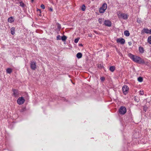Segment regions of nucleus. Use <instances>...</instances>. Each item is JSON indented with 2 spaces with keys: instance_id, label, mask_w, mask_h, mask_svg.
I'll return each instance as SVG.
<instances>
[{
  "instance_id": "f257e3e1",
  "label": "nucleus",
  "mask_w": 151,
  "mask_h": 151,
  "mask_svg": "<svg viewBox=\"0 0 151 151\" xmlns=\"http://www.w3.org/2000/svg\"><path fill=\"white\" fill-rule=\"evenodd\" d=\"M128 55L129 57L134 62L139 64L145 63L144 60L142 59L139 57L135 56L130 53H129Z\"/></svg>"
},
{
  "instance_id": "f03ea898",
  "label": "nucleus",
  "mask_w": 151,
  "mask_h": 151,
  "mask_svg": "<svg viewBox=\"0 0 151 151\" xmlns=\"http://www.w3.org/2000/svg\"><path fill=\"white\" fill-rule=\"evenodd\" d=\"M117 15L119 18H122L124 19H127L128 18V16L127 14L120 12L117 13Z\"/></svg>"
},
{
  "instance_id": "7ed1b4c3",
  "label": "nucleus",
  "mask_w": 151,
  "mask_h": 151,
  "mask_svg": "<svg viewBox=\"0 0 151 151\" xmlns=\"http://www.w3.org/2000/svg\"><path fill=\"white\" fill-rule=\"evenodd\" d=\"M12 91L13 92V95L15 97H18L20 95H21V92L16 89H13Z\"/></svg>"
},
{
  "instance_id": "20e7f679",
  "label": "nucleus",
  "mask_w": 151,
  "mask_h": 151,
  "mask_svg": "<svg viewBox=\"0 0 151 151\" xmlns=\"http://www.w3.org/2000/svg\"><path fill=\"white\" fill-rule=\"evenodd\" d=\"M107 8V5L106 3L104 4L100 8L99 12L102 13L104 12Z\"/></svg>"
},
{
  "instance_id": "39448f33",
  "label": "nucleus",
  "mask_w": 151,
  "mask_h": 151,
  "mask_svg": "<svg viewBox=\"0 0 151 151\" xmlns=\"http://www.w3.org/2000/svg\"><path fill=\"white\" fill-rule=\"evenodd\" d=\"M126 112V108L123 106H121L119 109V113L121 114H124Z\"/></svg>"
},
{
  "instance_id": "423d86ee",
  "label": "nucleus",
  "mask_w": 151,
  "mask_h": 151,
  "mask_svg": "<svg viewBox=\"0 0 151 151\" xmlns=\"http://www.w3.org/2000/svg\"><path fill=\"white\" fill-rule=\"evenodd\" d=\"M25 100L24 98L22 97L19 98L17 100V103L19 105L23 104L25 102Z\"/></svg>"
},
{
  "instance_id": "0eeeda50",
  "label": "nucleus",
  "mask_w": 151,
  "mask_h": 151,
  "mask_svg": "<svg viewBox=\"0 0 151 151\" xmlns=\"http://www.w3.org/2000/svg\"><path fill=\"white\" fill-rule=\"evenodd\" d=\"M129 89V88L128 87L127 85H124L123 86L122 88V91L123 93L125 95L127 94L128 92Z\"/></svg>"
},
{
  "instance_id": "6e6552de",
  "label": "nucleus",
  "mask_w": 151,
  "mask_h": 151,
  "mask_svg": "<svg viewBox=\"0 0 151 151\" xmlns=\"http://www.w3.org/2000/svg\"><path fill=\"white\" fill-rule=\"evenodd\" d=\"M31 68L33 70H35L36 68V65L35 62L31 61L30 63Z\"/></svg>"
},
{
  "instance_id": "1a4fd4ad",
  "label": "nucleus",
  "mask_w": 151,
  "mask_h": 151,
  "mask_svg": "<svg viewBox=\"0 0 151 151\" xmlns=\"http://www.w3.org/2000/svg\"><path fill=\"white\" fill-rule=\"evenodd\" d=\"M104 24L106 26L109 27H111V22L109 20H105L104 21Z\"/></svg>"
},
{
  "instance_id": "9d476101",
  "label": "nucleus",
  "mask_w": 151,
  "mask_h": 151,
  "mask_svg": "<svg viewBox=\"0 0 151 151\" xmlns=\"http://www.w3.org/2000/svg\"><path fill=\"white\" fill-rule=\"evenodd\" d=\"M117 42H119L122 44H124L125 43V40L123 38H119L117 40Z\"/></svg>"
},
{
  "instance_id": "9b49d317",
  "label": "nucleus",
  "mask_w": 151,
  "mask_h": 151,
  "mask_svg": "<svg viewBox=\"0 0 151 151\" xmlns=\"http://www.w3.org/2000/svg\"><path fill=\"white\" fill-rule=\"evenodd\" d=\"M149 29H147V28H144L143 29V30L142 31V33H146L147 34H149Z\"/></svg>"
},
{
  "instance_id": "f8f14e48",
  "label": "nucleus",
  "mask_w": 151,
  "mask_h": 151,
  "mask_svg": "<svg viewBox=\"0 0 151 151\" xmlns=\"http://www.w3.org/2000/svg\"><path fill=\"white\" fill-rule=\"evenodd\" d=\"M11 34L13 35L15 32V28L14 27H12L11 29Z\"/></svg>"
},
{
  "instance_id": "ddd939ff",
  "label": "nucleus",
  "mask_w": 151,
  "mask_h": 151,
  "mask_svg": "<svg viewBox=\"0 0 151 151\" xmlns=\"http://www.w3.org/2000/svg\"><path fill=\"white\" fill-rule=\"evenodd\" d=\"M8 21L10 23L13 22H14V20L12 17H10L8 19Z\"/></svg>"
},
{
  "instance_id": "4468645a",
  "label": "nucleus",
  "mask_w": 151,
  "mask_h": 151,
  "mask_svg": "<svg viewBox=\"0 0 151 151\" xmlns=\"http://www.w3.org/2000/svg\"><path fill=\"white\" fill-rule=\"evenodd\" d=\"M124 35L126 36H129L130 35L129 32L128 30L125 31L124 32Z\"/></svg>"
},
{
  "instance_id": "2eb2a0df",
  "label": "nucleus",
  "mask_w": 151,
  "mask_h": 151,
  "mask_svg": "<svg viewBox=\"0 0 151 151\" xmlns=\"http://www.w3.org/2000/svg\"><path fill=\"white\" fill-rule=\"evenodd\" d=\"M82 54L81 52L78 53L76 55V57L78 58H80L82 57Z\"/></svg>"
},
{
  "instance_id": "dca6fc26",
  "label": "nucleus",
  "mask_w": 151,
  "mask_h": 151,
  "mask_svg": "<svg viewBox=\"0 0 151 151\" xmlns=\"http://www.w3.org/2000/svg\"><path fill=\"white\" fill-rule=\"evenodd\" d=\"M6 72L7 73L10 74L12 72V70L11 68H8L6 69Z\"/></svg>"
},
{
  "instance_id": "f3484780",
  "label": "nucleus",
  "mask_w": 151,
  "mask_h": 151,
  "mask_svg": "<svg viewBox=\"0 0 151 151\" xmlns=\"http://www.w3.org/2000/svg\"><path fill=\"white\" fill-rule=\"evenodd\" d=\"M115 69V68L114 66H111L109 68V70L111 72H114Z\"/></svg>"
},
{
  "instance_id": "a211bd4d",
  "label": "nucleus",
  "mask_w": 151,
  "mask_h": 151,
  "mask_svg": "<svg viewBox=\"0 0 151 151\" xmlns=\"http://www.w3.org/2000/svg\"><path fill=\"white\" fill-rule=\"evenodd\" d=\"M139 51L140 52L143 53L144 52V49L143 47H139Z\"/></svg>"
},
{
  "instance_id": "6ab92c4d",
  "label": "nucleus",
  "mask_w": 151,
  "mask_h": 151,
  "mask_svg": "<svg viewBox=\"0 0 151 151\" xmlns=\"http://www.w3.org/2000/svg\"><path fill=\"white\" fill-rule=\"evenodd\" d=\"M67 39V37L65 35H63V36H62L61 37V39L63 41H65Z\"/></svg>"
},
{
  "instance_id": "aec40b11",
  "label": "nucleus",
  "mask_w": 151,
  "mask_h": 151,
  "mask_svg": "<svg viewBox=\"0 0 151 151\" xmlns=\"http://www.w3.org/2000/svg\"><path fill=\"white\" fill-rule=\"evenodd\" d=\"M134 100L135 101L137 102H138L139 101V99L138 98V97L136 96H135L134 97Z\"/></svg>"
},
{
  "instance_id": "412c9836",
  "label": "nucleus",
  "mask_w": 151,
  "mask_h": 151,
  "mask_svg": "<svg viewBox=\"0 0 151 151\" xmlns=\"http://www.w3.org/2000/svg\"><path fill=\"white\" fill-rule=\"evenodd\" d=\"M147 41L149 44H151V36L148 37L147 39Z\"/></svg>"
},
{
  "instance_id": "4be33fe9",
  "label": "nucleus",
  "mask_w": 151,
  "mask_h": 151,
  "mask_svg": "<svg viewBox=\"0 0 151 151\" xmlns=\"http://www.w3.org/2000/svg\"><path fill=\"white\" fill-rule=\"evenodd\" d=\"M138 81L139 82H142L143 81V78L141 77H139L137 79Z\"/></svg>"
},
{
  "instance_id": "5701e85b",
  "label": "nucleus",
  "mask_w": 151,
  "mask_h": 151,
  "mask_svg": "<svg viewBox=\"0 0 151 151\" xmlns=\"http://www.w3.org/2000/svg\"><path fill=\"white\" fill-rule=\"evenodd\" d=\"M57 28L58 29L59 31H60L61 28V25L59 23H57Z\"/></svg>"
},
{
  "instance_id": "b1692460",
  "label": "nucleus",
  "mask_w": 151,
  "mask_h": 151,
  "mask_svg": "<svg viewBox=\"0 0 151 151\" xmlns=\"http://www.w3.org/2000/svg\"><path fill=\"white\" fill-rule=\"evenodd\" d=\"M19 4H20V6H21L22 7H24V3L21 1L19 2Z\"/></svg>"
},
{
  "instance_id": "393cba45",
  "label": "nucleus",
  "mask_w": 151,
  "mask_h": 151,
  "mask_svg": "<svg viewBox=\"0 0 151 151\" xmlns=\"http://www.w3.org/2000/svg\"><path fill=\"white\" fill-rule=\"evenodd\" d=\"M86 9V6H85L83 4L82 5V7L81 8V9L83 11H84Z\"/></svg>"
},
{
  "instance_id": "a878e982",
  "label": "nucleus",
  "mask_w": 151,
  "mask_h": 151,
  "mask_svg": "<svg viewBox=\"0 0 151 151\" xmlns=\"http://www.w3.org/2000/svg\"><path fill=\"white\" fill-rule=\"evenodd\" d=\"M26 110V108L24 107L22 108L20 110L21 112H23Z\"/></svg>"
},
{
  "instance_id": "bb28decb",
  "label": "nucleus",
  "mask_w": 151,
  "mask_h": 151,
  "mask_svg": "<svg viewBox=\"0 0 151 151\" xmlns=\"http://www.w3.org/2000/svg\"><path fill=\"white\" fill-rule=\"evenodd\" d=\"M98 21L101 24L103 22V20L101 18H99L98 19Z\"/></svg>"
},
{
  "instance_id": "cd10ccee",
  "label": "nucleus",
  "mask_w": 151,
  "mask_h": 151,
  "mask_svg": "<svg viewBox=\"0 0 151 151\" xmlns=\"http://www.w3.org/2000/svg\"><path fill=\"white\" fill-rule=\"evenodd\" d=\"M61 39V36L60 35H58L57 36V40H60Z\"/></svg>"
},
{
  "instance_id": "c85d7f7f",
  "label": "nucleus",
  "mask_w": 151,
  "mask_h": 151,
  "mask_svg": "<svg viewBox=\"0 0 151 151\" xmlns=\"http://www.w3.org/2000/svg\"><path fill=\"white\" fill-rule=\"evenodd\" d=\"M79 39L78 38H76L74 40V42L75 43H77L78 42V41H79Z\"/></svg>"
},
{
  "instance_id": "c756f323",
  "label": "nucleus",
  "mask_w": 151,
  "mask_h": 151,
  "mask_svg": "<svg viewBox=\"0 0 151 151\" xmlns=\"http://www.w3.org/2000/svg\"><path fill=\"white\" fill-rule=\"evenodd\" d=\"M139 93L141 95H143L144 94V92L142 91H139Z\"/></svg>"
},
{
  "instance_id": "7c9ffc66",
  "label": "nucleus",
  "mask_w": 151,
  "mask_h": 151,
  "mask_svg": "<svg viewBox=\"0 0 151 151\" xmlns=\"http://www.w3.org/2000/svg\"><path fill=\"white\" fill-rule=\"evenodd\" d=\"M41 7L43 9H45V6L43 4H42L41 5Z\"/></svg>"
},
{
  "instance_id": "2f4dec72",
  "label": "nucleus",
  "mask_w": 151,
  "mask_h": 151,
  "mask_svg": "<svg viewBox=\"0 0 151 151\" xmlns=\"http://www.w3.org/2000/svg\"><path fill=\"white\" fill-rule=\"evenodd\" d=\"M100 79L101 80V81H104L105 80V78L104 77H101L100 78Z\"/></svg>"
},
{
  "instance_id": "473e14b6",
  "label": "nucleus",
  "mask_w": 151,
  "mask_h": 151,
  "mask_svg": "<svg viewBox=\"0 0 151 151\" xmlns=\"http://www.w3.org/2000/svg\"><path fill=\"white\" fill-rule=\"evenodd\" d=\"M139 19H137V22L138 23H140L141 21H140L139 20Z\"/></svg>"
},
{
  "instance_id": "72a5a7b5",
  "label": "nucleus",
  "mask_w": 151,
  "mask_h": 151,
  "mask_svg": "<svg viewBox=\"0 0 151 151\" xmlns=\"http://www.w3.org/2000/svg\"><path fill=\"white\" fill-rule=\"evenodd\" d=\"M128 44H129V45H131V44H132L131 42H128Z\"/></svg>"
},
{
  "instance_id": "f704fd0d",
  "label": "nucleus",
  "mask_w": 151,
  "mask_h": 151,
  "mask_svg": "<svg viewBox=\"0 0 151 151\" xmlns=\"http://www.w3.org/2000/svg\"><path fill=\"white\" fill-rule=\"evenodd\" d=\"M79 46H82L83 45L82 44H79Z\"/></svg>"
},
{
  "instance_id": "c9c22d12",
  "label": "nucleus",
  "mask_w": 151,
  "mask_h": 151,
  "mask_svg": "<svg viewBox=\"0 0 151 151\" xmlns=\"http://www.w3.org/2000/svg\"><path fill=\"white\" fill-rule=\"evenodd\" d=\"M149 34H151V29H150V30H149Z\"/></svg>"
},
{
  "instance_id": "e433bc0d",
  "label": "nucleus",
  "mask_w": 151,
  "mask_h": 151,
  "mask_svg": "<svg viewBox=\"0 0 151 151\" xmlns=\"http://www.w3.org/2000/svg\"><path fill=\"white\" fill-rule=\"evenodd\" d=\"M37 11H39L40 12H41V10L40 9H38L37 10Z\"/></svg>"
},
{
  "instance_id": "4c0bfd02",
  "label": "nucleus",
  "mask_w": 151,
  "mask_h": 151,
  "mask_svg": "<svg viewBox=\"0 0 151 151\" xmlns=\"http://www.w3.org/2000/svg\"><path fill=\"white\" fill-rule=\"evenodd\" d=\"M50 10L51 11H52V8H50Z\"/></svg>"
},
{
  "instance_id": "58836bf2",
  "label": "nucleus",
  "mask_w": 151,
  "mask_h": 151,
  "mask_svg": "<svg viewBox=\"0 0 151 151\" xmlns=\"http://www.w3.org/2000/svg\"><path fill=\"white\" fill-rule=\"evenodd\" d=\"M34 0H32V1H33Z\"/></svg>"
}]
</instances>
